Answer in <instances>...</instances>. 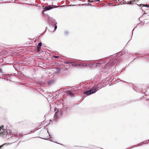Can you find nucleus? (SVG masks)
<instances>
[{
    "label": "nucleus",
    "mask_w": 149,
    "mask_h": 149,
    "mask_svg": "<svg viewBox=\"0 0 149 149\" xmlns=\"http://www.w3.org/2000/svg\"><path fill=\"white\" fill-rule=\"evenodd\" d=\"M3 127V125L0 127V136H4L7 135V131Z\"/></svg>",
    "instance_id": "1"
},
{
    "label": "nucleus",
    "mask_w": 149,
    "mask_h": 149,
    "mask_svg": "<svg viewBox=\"0 0 149 149\" xmlns=\"http://www.w3.org/2000/svg\"><path fill=\"white\" fill-rule=\"evenodd\" d=\"M96 91V89L95 88H93L90 90L84 92V94L88 95L94 93H95Z\"/></svg>",
    "instance_id": "2"
},
{
    "label": "nucleus",
    "mask_w": 149,
    "mask_h": 149,
    "mask_svg": "<svg viewBox=\"0 0 149 149\" xmlns=\"http://www.w3.org/2000/svg\"><path fill=\"white\" fill-rule=\"evenodd\" d=\"M53 8H54V7H52V6H51V5H49L48 6L45 7L44 8V10L45 11L48 10H49L51 9H52Z\"/></svg>",
    "instance_id": "3"
},
{
    "label": "nucleus",
    "mask_w": 149,
    "mask_h": 149,
    "mask_svg": "<svg viewBox=\"0 0 149 149\" xmlns=\"http://www.w3.org/2000/svg\"><path fill=\"white\" fill-rule=\"evenodd\" d=\"M66 93L68 94L69 95H70L71 97H72L73 96L74 94L69 90L67 91H66Z\"/></svg>",
    "instance_id": "4"
},
{
    "label": "nucleus",
    "mask_w": 149,
    "mask_h": 149,
    "mask_svg": "<svg viewBox=\"0 0 149 149\" xmlns=\"http://www.w3.org/2000/svg\"><path fill=\"white\" fill-rule=\"evenodd\" d=\"M42 43L41 42H40L38 43L37 48L38 49H39L40 48L41 46H42Z\"/></svg>",
    "instance_id": "5"
},
{
    "label": "nucleus",
    "mask_w": 149,
    "mask_h": 149,
    "mask_svg": "<svg viewBox=\"0 0 149 149\" xmlns=\"http://www.w3.org/2000/svg\"><path fill=\"white\" fill-rule=\"evenodd\" d=\"M56 69L58 71L57 73H58V72H59L61 71V69H60V68H57Z\"/></svg>",
    "instance_id": "6"
},
{
    "label": "nucleus",
    "mask_w": 149,
    "mask_h": 149,
    "mask_svg": "<svg viewBox=\"0 0 149 149\" xmlns=\"http://www.w3.org/2000/svg\"><path fill=\"white\" fill-rule=\"evenodd\" d=\"M7 130H8V131L9 130V133H10V134H12V131L10 129L8 130V129H7Z\"/></svg>",
    "instance_id": "7"
},
{
    "label": "nucleus",
    "mask_w": 149,
    "mask_h": 149,
    "mask_svg": "<svg viewBox=\"0 0 149 149\" xmlns=\"http://www.w3.org/2000/svg\"><path fill=\"white\" fill-rule=\"evenodd\" d=\"M64 63H65V64H70V63H71L70 62H69L65 61V62H64Z\"/></svg>",
    "instance_id": "8"
},
{
    "label": "nucleus",
    "mask_w": 149,
    "mask_h": 149,
    "mask_svg": "<svg viewBox=\"0 0 149 149\" xmlns=\"http://www.w3.org/2000/svg\"><path fill=\"white\" fill-rule=\"evenodd\" d=\"M57 26L55 25L54 27V30L53 31H53L54 30H56L57 29Z\"/></svg>",
    "instance_id": "9"
},
{
    "label": "nucleus",
    "mask_w": 149,
    "mask_h": 149,
    "mask_svg": "<svg viewBox=\"0 0 149 149\" xmlns=\"http://www.w3.org/2000/svg\"><path fill=\"white\" fill-rule=\"evenodd\" d=\"M143 5L144 6V5ZM145 6L148 8L149 7V6H148V5L147 4L146 5V6Z\"/></svg>",
    "instance_id": "10"
},
{
    "label": "nucleus",
    "mask_w": 149,
    "mask_h": 149,
    "mask_svg": "<svg viewBox=\"0 0 149 149\" xmlns=\"http://www.w3.org/2000/svg\"><path fill=\"white\" fill-rule=\"evenodd\" d=\"M54 58H58L59 57L58 56H54Z\"/></svg>",
    "instance_id": "11"
},
{
    "label": "nucleus",
    "mask_w": 149,
    "mask_h": 149,
    "mask_svg": "<svg viewBox=\"0 0 149 149\" xmlns=\"http://www.w3.org/2000/svg\"><path fill=\"white\" fill-rule=\"evenodd\" d=\"M68 32H67V31H65V35H67V34H68Z\"/></svg>",
    "instance_id": "12"
},
{
    "label": "nucleus",
    "mask_w": 149,
    "mask_h": 149,
    "mask_svg": "<svg viewBox=\"0 0 149 149\" xmlns=\"http://www.w3.org/2000/svg\"><path fill=\"white\" fill-rule=\"evenodd\" d=\"M5 144L4 143V144H3V145L0 146V148H1L3 146V145H5Z\"/></svg>",
    "instance_id": "13"
},
{
    "label": "nucleus",
    "mask_w": 149,
    "mask_h": 149,
    "mask_svg": "<svg viewBox=\"0 0 149 149\" xmlns=\"http://www.w3.org/2000/svg\"><path fill=\"white\" fill-rule=\"evenodd\" d=\"M142 144H144L145 143V142H143L142 143Z\"/></svg>",
    "instance_id": "14"
},
{
    "label": "nucleus",
    "mask_w": 149,
    "mask_h": 149,
    "mask_svg": "<svg viewBox=\"0 0 149 149\" xmlns=\"http://www.w3.org/2000/svg\"><path fill=\"white\" fill-rule=\"evenodd\" d=\"M50 18H51L49 17V19L50 20Z\"/></svg>",
    "instance_id": "15"
},
{
    "label": "nucleus",
    "mask_w": 149,
    "mask_h": 149,
    "mask_svg": "<svg viewBox=\"0 0 149 149\" xmlns=\"http://www.w3.org/2000/svg\"><path fill=\"white\" fill-rule=\"evenodd\" d=\"M91 2H93V1H91Z\"/></svg>",
    "instance_id": "16"
},
{
    "label": "nucleus",
    "mask_w": 149,
    "mask_h": 149,
    "mask_svg": "<svg viewBox=\"0 0 149 149\" xmlns=\"http://www.w3.org/2000/svg\"><path fill=\"white\" fill-rule=\"evenodd\" d=\"M88 1H90V0H88Z\"/></svg>",
    "instance_id": "17"
},
{
    "label": "nucleus",
    "mask_w": 149,
    "mask_h": 149,
    "mask_svg": "<svg viewBox=\"0 0 149 149\" xmlns=\"http://www.w3.org/2000/svg\"><path fill=\"white\" fill-rule=\"evenodd\" d=\"M0 149H2L0 148Z\"/></svg>",
    "instance_id": "18"
}]
</instances>
